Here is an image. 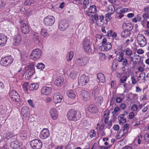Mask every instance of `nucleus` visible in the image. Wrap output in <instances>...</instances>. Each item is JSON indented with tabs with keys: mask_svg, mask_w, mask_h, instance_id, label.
<instances>
[{
	"mask_svg": "<svg viewBox=\"0 0 149 149\" xmlns=\"http://www.w3.org/2000/svg\"><path fill=\"white\" fill-rule=\"evenodd\" d=\"M81 117V114L73 109L69 110L67 114V117L70 121H76L79 120Z\"/></svg>",
	"mask_w": 149,
	"mask_h": 149,
	"instance_id": "obj_1",
	"label": "nucleus"
},
{
	"mask_svg": "<svg viewBox=\"0 0 149 149\" xmlns=\"http://www.w3.org/2000/svg\"><path fill=\"white\" fill-rule=\"evenodd\" d=\"M31 147L33 149H40L42 147V143L39 139H35L29 142Z\"/></svg>",
	"mask_w": 149,
	"mask_h": 149,
	"instance_id": "obj_2",
	"label": "nucleus"
},
{
	"mask_svg": "<svg viewBox=\"0 0 149 149\" xmlns=\"http://www.w3.org/2000/svg\"><path fill=\"white\" fill-rule=\"evenodd\" d=\"M91 18L93 21H96V24L98 26H101L104 24V17L103 15L98 16L97 14H95L94 15H91Z\"/></svg>",
	"mask_w": 149,
	"mask_h": 149,
	"instance_id": "obj_3",
	"label": "nucleus"
},
{
	"mask_svg": "<svg viewBox=\"0 0 149 149\" xmlns=\"http://www.w3.org/2000/svg\"><path fill=\"white\" fill-rule=\"evenodd\" d=\"M13 61V58L11 55L6 56L2 58L0 63L1 65L5 66H7L11 64Z\"/></svg>",
	"mask_w": 149,
	"mask_h": 149,
	"instance_id": "obj_4",
	"label": "nucleus"
},
{
	"mask_svg": "<svg viewBox=\"0 0 149 149\" xmlns=\"http://www.w3.org/2000/svg\"><path fill=\"white\" fill-rule=\"evenodd\" d=\"M42 52L38 48L33 50L29 56L30 58L33 60H36L41 55Z\"/></svg>",
	"mask_w": 149,
	"mask_h": 149,
	"instance_id": "obj_5",
	"label": "nucleus"
},
{
	"mask_svg": "<svg viewBox=\"0 0 149 149\" xmlns=\"http://www.w3.org/2000/svg\"><path fill=\"white\" fill-rule=\"evenodd\" d=\"M129 129V124H126L124 125L123 128L120 130L118 136L116 137L117 139H119L127 134Z\"/></svg>",
	"mask_w": 149,
	"mask_h": 149,
	"instance_id": "obj_6",
	"label": "nucleus"
},
{
	"mask_svg": "<svg viewBox=\"0 0 149 149\" xmlns=\"http://www.w3.org/2000/svg\"><path fill=\"white\" fill-rule=\"evenodd\" d=\"M43 23L46 26H51L53 25L55 22V19L54 17L48 16L44 19Z\"/></svg>",
	"mask_w": 149,
	"mask_h": 149,
	"instance_id": "obj_7",
	"label": "nucleus"
},
{
	"mask_svg": "<svg viewBox=\"0 0 149 149\" xmlns=\"http://www.w3.org/2000/svg\"><path fill=\"white\" fill-rule=\"evenodd\" d=\"M136 39L138 44L141 47H143L146 45L147 42L146 39L142 34H138Z\"/></svg>",
	"mask_w": 149,
	"mask_h": 149,
	"instance_id": "obj_8",
	"label": "nucleus"
},
{
	"mask_svg": "<svg viewBox=\"0 0 149 149\" xmlns=\"http://www.w3.org/2000/svg\"><path fill=\"white\" fill-rule=\"evenodd\" d=\"M83 45L84 50L86 52H88L91 48L89 37H88L84 38L83 40Z\"/></svg>",
	"mask_w": 149,
	"mask_h": 149,
	"instance_id": "obj_9",
	"label": "nucleus"
},
{
	"mask_svg": "<svg viewBox=\"0 0 149 149\" xmlns=\"http://www.w3.org/2000/svg\"><path fill=\"white\" fill-rule=\"evenodd\" d=\"M89 81L88 77L85 75H83L80 77L78 83L80 85L83 86L85 85Z\"/></svg>",
	"mask_w": 149,
	"mask_h": 149,
	"instance_id": "obj_10",
	"label": "nucleus"
},
{
	"mask_svg": "<svg viewBox=\"0 0 149 149\" xmlns=\"http://www.w3.org/2000/svg\"><path fill=\"white\" fill-rule=\"evenodd\" d=\"M124 54L123 52L120 53L119 57L118 58V61L119 62H122V65L126 66L128 65V61L126 58H124Z\"/></svg>",
	"mask_w": 149,
	"mask_h": 149,
	"instance_id": "obj_11",
	"label": "nucleus"
},
{
	"mask_svg": "<svg viewBox=\"0 0 149 149\" xmlns=\"http://www.w3.org/2000/svg\"><path fill=\"white\" fill-rule=\"evenodd\" d=\"M53 101L54 102H64V99L61 93H56L53 96Z\"/></svg>",
	"mask_w": 149,
	"mask_h": 149,
	"instance_id": "obj_12",
	"label": "nucleus"
},
{
	"mask_svg": "<svg viewBox=\"0 0 149 149\" xmlns=\"http://www.w3.org/2000/svg\"><path fill=\"white\" fill-rule=\"evenodd\" d=\"M20 29L22 32L25 34L28 33L30 30L28 24L25 23H22L21 25Z\"/></svg>",
	"mask_w": 149,
	"mask_h": 149,
	"instance_id": "obj_13",
	"label": "nucleus"
},
{
	"mask_svg": "<svg viewBox=\"0 0 149 149\" xmlns=\"http://www.w3.org/2000/svg\"><path fill=\"white\" fill-rule=\"evenodd\" d=\"M22 145V143L19 141L16 140L12 142L10 144V146L14 149H17Z\"/></svg>",
	"mask_w": 149,
	"mask_h": 149,
	"instance_id": "obj_14",
	"label": "nucleus"
},
{
	"mask_svg": "<svg viewBox=\"0 0 149 149\" xmlns=\"http://www.w3.org/2000/svg\"><path fill=\"white\" fill-rule=\"evenodd\" d=\"M49 135V132L48 130L44 128L40 132V137L42 139H44L48 138Z\"/></svg>",
	"mask_w": 149,
	"mask_h": 149,
	"instance_id": "obj_15",
	"label": "nucleus"
},
{
	"mask_svg": "<svg viewBox=\"0 0 149 149\" xmlns=\"http://www.w3.org/2000/svg\"><path fill=\"white\" fill-rule=\"evenodd\" d=\"M97 9L96 6L95 5L91 6L89 7L88 10H87L85 14L88 16L90 17V18L91 17V15H91V13H95Z\"/></svg>",
	"mask_w": 149,
	"mask_h": 149,
	"instance_id": "obj_16",
	"label": "nucleus"
},
{
	"mask_svg": "<svg viewBox=\"0 0 149 149\" xmlns=\"http://www.w3.org/2000/svg\"><path fill=\"white\" fill-rule=\"evenodd\" d=\"M68 27V24L66 20H62L60 22L58 26L60 30L61 31H63L65 30Z\"/></svg>",
	"mask_w": 149,
	"mask_h": 149,
	"instance_id": "obj_17",
	"label": "nucleus"
},
{
	"mask_svg": "<svg viewBox=\"0 0 149 149\" xmlns=\"http://www.w3.org/2000/svg\"><path fill=\"white\" fill-rule=\"evenodd\" d=\"M52 90V89L51 88L47 86H44L41 88V92L42 94L48 95L51 93Z\"/></svg>",
	"mask_w": 149,
	"mask_h": 149,
	"instance_id": "obj_18",
	"label": "nucleus"
},
{
	"mask_svg": "<svg viewBox=\"0 0 149 149\" xmlns=\"http://www.w3.org/2000/svg\"><path fill=\"white\" fill-rule=\"evenodd\" d=\"M87 111L90 113H95L98 112V109L95 106L91 104L88 107Z\"/></svg>",
	"mask_w": 149,
	"mask_h": 149,
	"instance_id": "obj_19",
	"label": "nucleus"
},
{
	"mask_svg": "<svg viewBox=\"0 0 149 149\" xmlns=\"http://www.w3.org/2000/svg\"><path fill=\"white\" fill-rule=\"evenodd\" d=\"M77 63L79 65L84 66L88 62V60L86 57H81L78 58L76 61Z\"/></svg>",
	"mask_w": 149,
	"mask_h": 149,
	"instance_id": "obj_20",
	"label": "nucleus"
},
{
	"mask_svg": "<svg viewBox=\"0 0 149 149\" xmlns=\"http://www.w3.org/2000/svg\"><path fill=\"white\" fill-rule=\"evenodd\" d=\"M22 40L21 36L20 34H18L14 36L13 38V44L16 46L18 45L20 43Z\"/></svg>",
	"mask_w": 149,
	"mask_h": 149,
	"instance_id": "obj_21",
	"label": "nucleus"
},
{
	"mask_svg": "<svg viewBox=\"0 0 149 149\" xmlns=\"http://www.w3.org/2000/svg\"><path fill=\"white\" fill-rule=\"evenodd\" d=\"M111 43L107 42L104 45H102L100 47L99 49H101V50L103 51L104 50L107 51L110 49L111 48Z\"/></svg>",
	"mask_w": 149,
	"mask_h": 149,
	"instance_id": "obj_22",
	"label": "nucleus"
},
{
	"mask_svg": "<svg viewBox=\"0 0 149 149\" xmlns=\"http://www.w3.org/2000/svg\"><path fill=\"white\" fill-rule=\"evenodd\" d=\"M123 26L125 30L128 32L131 31L133 28V26L130 23H124L123 24Z\"/></svg>",
	"mask_w": 149,
	"mask_h": 149,
	"instance_id": "obj_23",
	"label": "nucleus"
},
{
	"mask_svg": "<svg viewBox=\"0 0 149 149\" xmlns=\"http://www.w3.org/2000/svg\"><path fill=\"white\" fill-rule=\"evenodd\" d=\"M81 94L82 96L84 98V100L85 101L88 100L90 98V94L89 93L85 90L82 91L81 92Z\"/></svg>",
	"mask_w": 149,
	"mask_h": 149,
	"instance_id": "obj_24",
	"label": "nucleus"
},
{
	"mask_svg": "<svg viewBox=\"0 0 149 149\" xmlns=\"http://www.w3.org/2000/svg\"><path fill=\"white\" fill-rule=\"evenodd\" d=\"M21 113L24 117H29L30 115L28 109L26 107H23L21 110Z\"/></svg>",
	"mask_w": 149,
	"mask_h": 149,
	"instance_id": "obj_25",
	"label": "nucleus"
},
{
	"mask_svg": "<svg viewBox=\"0 0 149 149\" xmlns=\"http://www.w3.org/2000/svg\"><path fill=\"white\" fill-rule=\"evenodd\" d=\"M50 113L52 118L54 120H56L58 118V114L56 109L52 108L50 111Z\"/></svg>",
	"mask_w": 149,
	"mask_h": 149,
	"instance_id": "obj_26",
	"label": "nucleus"
},
{
	"mask_svg": "<svg viewBox=\"0 0 149 149\" xmlns=\"http://www.w3.org/2000/svg\"><path fill=\"white\" fill-rule=\"evenodd\" d=\"M7 40L6 36L3 34H0V45L4 46Z\"/></svg>",
	"mask_w": 149,
	"mask_h": 149,
	"instance_id": "obj_27",
	"label": "nucleus"
},
{
	"mask_svg": "<svg viewBox=\"0 0 149 149\" xmlns=\"http://www.w3.org/2000/svg\"><path fill=\"white\" fill-rule=\"evenodd\" d=\"M119 123L123 125L126 122V119L125 118V114H122L119 115L118 118Z\"/></svg>",
	"mask_w": 149,
	"mask_h": 149,
	"instance_id": "obj_28",
	"label": "nucleus"
},
{
	"mask_svg": "<svg viewBox=\"0 0 149 149\" xmlns=\"http://www.w3.org/2000/svg\"><path fill=\"white\" fill-rule=\"evenodd\" d=\"M109 113L108 111H106L104 112L103 115L102 116V119L104 120V123H107L108 121Z\"/></svg>",
	"mask_w": 149,
	"mask_h": 149,
	"instance_id": "obj_29",
	"label": "nucleus"
},
{
	"mask_svg": "<svg viewBox=\"0 0 149 149\" xmlns=\"http://www.w3.org/2000/svg\"><path fill=\"white\" fill-rule=\"evenodd\" d=\"M10 97L11 99L13 102H18L20 101V97L18 95V93H17V95H14L12 96H10Z\"/></svg>",
	"mask_w": 149,
	"mask_h": 149,
	"instance_id": "obj_30",
	"label": "nucleus"
},
{
	"mask_svg": "<svg viewBox=\"0 0 149 149\" xmlns=\"http://www.w3.org/2000/svg\"><path fill=\"white\" fill-rule=\"evenodd\" d=\"M97 77L99 81V82L103 83L105 81V77L104 75L102 73H98L97 74Z\"/></svg>",
	"mask_w": 149,
	"mask_h": 149,
	"instance_id": "obj_31",
	"label": "nucleus"
},
{
	"mask_svg": "<svg viewBox=\"0 0 149 149\" xmlns=\"http://www.w3.org/2000/svg\"><path fill=\"white\" fill-rule=\"evenodd\" d=\"M128 9L127 8H118L116 9V11L117 13L120 14L121 13H123L126 12L128 11Z\"/></svg>",
	"mask_w": 149,
	"mask_h": 149,
	"instance_id": "obj_32",
	"label": "nucleus"
},
{
	"mask_svg": "<svg viewBox=\"0 0 149 149\" xmlns=\"http://www.w3.org/2000/svg\"><path fill=\"white\" fill-rule=\"evenodd\" d=\"M67 95L69 97L72 99H74L76 97V95L72 90L68 91L67 93Z\"/></svg>",
	"mask_w": 149,
	"mask_h": 149,
	"instance_id": "obj_33",
	"label": "nucleus"
},
{
	"mask_svg": "<svg viewBox=\"0 0 149 149\" xmlns=\"http://www.w3.org/2000/svg\"><path fill=\"white\" fill-rule=\"evenodd\" d=\"M63 80L61 78L57 79L54 81V84L58 86H61L63 83Z\"/></svg>",
	"mask_w": 149,
	"mask_h": 149,
	"instance_id": "obj_34",
	"label": "nucleus"
},
{
	"mask_svg": "<svg viewBox=\"0 0 149 149\" xmlns=\"http://www.w3.org/2000/svg\"><path fill=\"white\" fill-rule=\"evenodd\" d=\"M33 39L36 44H38L40 42V38L37 34H34L33 35Z\"/></svg>",
	"mask_w": 149,
	"mask_h": 149,
	"instance_id": "obj_35",
	"label": "nucleus"
},
{
	"mask_svg": "<svg viewBox=\"0 0 149 149\" xmlns=\"http://www.w3.org/2000/svg\"><path fill=\"white\" fill-rule=\"evenodd\" d=\"M77 72L76 71L72 70L70 73V77L73 79H75L77 77Z\"/></svg>",
	"mask_w": 149,
	"mask_h": 149,
	"instance_id": "obj_36",
	"label": "nucleus"
},
{
	"mask_svg": "<svg viewBox=\"0 0 149 149\" xmlns=\"http://www.w3.org/2000/svg\"><path fill=\"white\" fill-rule=\"evenodd\" d=\"M39 83H34L31 84L30 85V88L31 90H37L39 88Z\"/></svg>",
	"mask_w": 149,
	"mask_h": 149,
	"instance_id": "obj_37",
	"label": "nucleus"
},
{
	"mask_svg": "<svg viewBox=\"0 0 149 149\" xmlns=\"http://www.w3.org/2000/svg\"><path fill=\"white\" fill-rule=\"evenodd\" d=\"M115 10L114 6L112 5H109L108 7L107 11L111 14H113Z\"/></svg>",
	"mask_w": 149,
	"mask_h": 149,
	"instance_id": "obj_38",
	"label": "nucleus"
},
{
	"mask_svg": "<svg viewBox=\"0 0 149 149\" xmlns=\"http://www.w3.org/2000/svg\"><path fill=\"white\" fill-rule=\"evenodd\" d=\"M19 136L22 140H25L27 138V133L26 132L22 131L19 134Z\"/></svg>",
	"mask_w": 149,
	"mask_h": 149,
	"instance_id": "obj_39",
	"label": "nucleus"
},
{
	"mask_svg": "<svg viewBox=\"0 0 149 149\" xmlns=\"http://www.w3.org/2000/svg\"><path fill=\"white\" fill-rule=\"evenodd\" d=\"M130 33L127 31L125 30L122 31L121 33V36L124 38H126L129 36Z\"/></svg>",
	"mask_w": 149,
	"mask_h": 149,
	"instance_id": "obj_40",
	"label": "nucleus"
},
{
	"mask_svg": "<svg viewBox=\"0 0 149 149\" xmlns=\"http://www.w3.org/2000/svg\"><path fill=\"white\" fill-rule=\"evenodd\" d=\"M41 35L44 37H47L48 35L47 30L45 29L42 28L40 31Z\"/></svg>",
	"mask_w": 149,
	"mask_h": 149,
	"instance_id": "obj_41",
	"label": "nucleus"
},
{
	"mask_svg": "<svg viewBox=\"0 0 149 149\" xmlns=\"http://www.w3.org/2000/svg\"><path fill=\"white\" fill-rule=\"evenodd\" d=\"M141 107V105H139L138 107L137 105L134 104L131 106V109L133 111H138L139 108L140 109Z\"/></svg>",
	"mask_w": 149,
	"mask_h": 149,
	"instance_id": "obj_42",
	"label": "nucleus"
},
{
	"mask_svg": "<svg viewBox=\"0 0 149 149\" xmlns=\"http://www.w3.org/2000/svg\"><path fill=\"white\" fill-rule=\"evenodd\" d=\"M74 55V52L73 51H70L67 56L66 58L67 61H71L73 58Z\"/></svg>",
	"mask_w": 149,
	"mask_h": 149,
	"instance_id": "obj_43",
	"label": "nucleus"
},
{
	"mask_svg": "<svg viewBox=\"0 0 149 149\" xmlns=\"http://www.w3.org/2000/svg\"><path fill=\"white\" fill-rule=\"evenodd\" d=\"M104 125L102 124L100 126V124L97 123V127H96V129L97 130V131H101L104 128Z\"/></svg>",
	"mask_w": 149,
	"mask_h": 149,
	"instance_id": "obj_44",
	"label": "nucleus"
},
{
	"mask_svg": "<svg viewBox=\"0 0 149 149\" xmlns=\"http://www.w3.org/2000/svg\"><path fill=\"white\" fill-rule=\"evenodd\" d=\"M13 137L15 138V136L13 133L8 132L6 134V138L8 139Z\"/></svg>",
	"mask_w": 149,
	"mask_h": 149,
	"instance_id": "obj_45",
	"label": "nucleus"
},
{
	"mask_svg": "<svg viewBox=\"0 0 149 149\" xmlns=\"http://www.w3.org/2000/svg\"><path fill=\"white\" fill-rule=\"evenodd\" d=\"M142 136L141 135H138L135 138V141H137L138 143L140 144L141 143V141L142 140Z\"/></svg>",
	"mask_w": 149,
	"mask_h": 149,
	"instance_id": "obj_46",
	"label": "nucleus"
},
{
	"mask_svg": "<svg viewBox=\"0 0 149 149\" xmlns=\"http://www.w3.org/2000/svg\"><path fill=\"white\" fill-rule=\"evenodd\" d=\"M34 71L29 70L27 73H26L25 75V78L26 79L31 77L33 74Z\"/></svg>",
	"mask_w": 149,
	"mask_h": 149,
	"instance_id": "obj_47",
	"label": "nucleus"
},
{
	"mask_svg": "<svg viewBox=\"0 0 149 149\" xmlns=\"http://www.w3.org/2000/svg\"><path fill=\"white\" fill-rule=\"evenodd\" d=\"M83 3L84 5L83 6L84 9H85L87 8L88 6H89V0H84Z\"/></svg>",
	"mask_w": 149,
	"mask_h": 149,
	"instance_id": "obj_48",
	"label": "nucleus"
},
{
	"mask_svg": "<svg viewBox=\"0 0 149 149\" xmlns=\"http://www.w3.org/2000/svg\"><path fill=\"white\" fill-rule=\"evenodd\" d=\"M115 100H116V102H121L122 101V99L120 97H118L116 99L112 97L111 98V101L110 102H114Z\"/></svg>",
	"mask_w": 149,
	"mask_h": 149,
	"instance_id": "obj_49",
	"label": "nucleus"
},
{
	"mask_svg": "<svg viewBox=\"0 0 149 149\" xmlns=\"http://www.w3.org/2000/svg\"><path fill=\"white\" fill-rule=\"evenodd\" d=\"M36 67L38 69L42 70L44 68L45 65L42 63H39L37 65Z\"/></svg>",
	"mask_w": 149,
	"mask_h": 149,
	"instance_id": "obj_50",
	"label": "nucleus"
},
{
	"mask_svg": "<svg viewBox=\"0 0 149 149\" xmlns=\"http://www.w3.org/2000/svg\"><path fill=\"white\" fill-rule=\"evenodd\" d=\"M34 3L33 0H26L24 2V4L25 5H29Z\"/></svg>",
	"mask_w": 149,
	"mask_h": 149,
	"instance_id": "obj_51",
	"label": "nucleus"
},
{
	"mask_svg": "<svg viewBox=\"0 0 149 149\" xmlns=\"http://www.w3.org/2000/svg\"><path fill=\"white\" fill-rule=\"evenodd\" d=\"M42 100H41V102H50L52 100V99L50 97H47V98H43L41 99Z\"/></svg>",
	"mask_w": 149,
	"mask_h": 149,
	"instance_id": "obj_52",
	"label": "nucleus"
},
{
	"mask_svg": "<svg viewBox=\"0 0 149 149\" xmlns=\"http://www.w3.org/2000/svg\"><path fill=\"white\" fill-rule=\"evenodd\" d=\"M100 91V89L99 88L97 87L93 91V94H94L95 96H96L99 93Z\"/></svg>",
	"mask_w": 149,
	"mask_h": 149,
	"instance_id": "obj_53",
	"label": "nucleus"
},
{
	"mask_svg": "<svg viewBox=\"0 0 149 149\" xmlns=\"http://www.w3.org/2000/svg\"><path fill=\"white\" fill-rule=\"evenodd\" d=\"M126 54L128 56H130L132 54V52L130 49L129 48H127L125 50Z\"/></svg>",
	"mask_w": 149,
	"mask_h": 149,
	"instance_id": "obj_54",
	"label": "nucleus"
},
{
	"mask_svg": "<svg viewBox=\"0 0 149 149\" xmlns=\"http://www.w3.org/2000/svg\"><path fill=\"white\" fill-rule=\"evenodd\" d=\"M95 100L97 102H102L103 101V98L101 96L96 97L95 98Z\"/></svg>",
	"mask_w": 149,
	"mask_h": 149,
	"instance_id": "obj_55",
	"label": "nucleus"
},
{
	"mask_svg": "<svg viewBox=\"0 0 149 149\" xmlns=\"http://www.w3.org/2000/svg\"><path fill=\"white\" fill-rule=\"evenodd\" d=\"M127 77L126 76H123L120 79V82L122 83H124L126 81Z\"/></svg>",
	"mask_w": 149,
	"mask_h": 149,
	"instance_id": "obj_56",
	"label": "nucleus"
},
{
	"mask_svg": "<svg viewBox=\"0 0 149 149\" xmlns=\"http://www.w3.org/2000/svg\"><path fill=\"white\" fill-rule=\"evenodd\" d=\"M111 14L110 13H109L106 15V16H105V19L107 22L111 20Z\"/></svg>",
	"mask_w": 149,
	"mask_h": 149,
	"instance_id": "obj_57",
	"label": "nucleus"
},
{
	"mask_svg": "<svg viewBox=\"0 0 149 149\" xmlns=\"http://www.w3.org/2000/svg\"><path fill=\"white\" fill-rule=\"evenodd\" d=\"M96 136V132L94 130H92L91 131L90 136L91 138L95 137Z\"/></svg>",
	"mask_w": 149,
	"mask_h": 149,
	"instance_id": "obj_58",
	"label": "nucleus"
},
{
	"mask_svg": "<svg viewBox=\"0 0 149 149\" xmlns=\"http://www.w3.org/2000/svg\"><path fill=\"white\" fill-rule=\"evenodd\" d=\"M143 20H146L149 18V14L148 13H144L142 15Z\"/></svg>",
	"mask_w": 149,
	"mask_h": 149,
	"instance_id": "obj_59",
	"label": "nucleus"
},
{
	"mask_svg": "<svg viewBox=\"0 0 149 149\" xmlns=\"http://www.w3.org/2000/svg\"><path fill=\"white\" fill-rule=\"evenodd\" d=\"M17 93L16 91L14 90H12L9 93V96H12L14 95H17Z\"/></svg>",
	"mask_w": 149,
	"mask_h": 149,
	"instance_id": "obj_60",
	"label": "nucleus"
},
{
	"mask_svg": "<svg viewBox=\"0 0 149 149\" xmlns=\"http://www.w3.org/2000/svg\"><path fill=\"white\" fill-rule=\"evenodd\" d=\"M27 69H29V70L34 71L33 70V64H30L26 67Z\"/></svg>",
	"mask_w": 149,
	"mask_h": 149,
	"instance_id": "obj_61",
	"label": "nucleus"
},
{
	"mask_svg": "<svg viewBox=\"0 0 149 149\" xmlns=\"http://www.w3.org/2000/svg\"><path fill=\"white\" fill-rule=\"evenodd\" d=\"M144 139L146 141L149 142V133L145 135Z\"/></svg>",
	"mask_w": 149,
	"mask_h": 149,
	"instance_id": "obj_62",
	"label": "nucleus"
},
{
	"mask_svg": "<svg viewBox=\"0 0 149 149\" xmlns=\"http://www.w3.org/2000/svg\"><path fill=\"white\" fill-rule=\"evenodd\" d=\"M131 78L132 80V84H135L137 83L136 79H135L134 77L133 76H131Z\"/></svg>",
	"mask_w": 149,
	"mask_h": 149,
	"instance_id": "obj_63",
	"label": "nucleus"
},
{
	"mask_svg": "<svg viewBox=\"0 0 149 149\" xmlns=\"http://www.w3.org/2000/svg\"><path fill=\"white\" fill-rule=\"evenodd\" d=\"M28 86V83H25L23 85V87L24 88V90L26 91H28V89L27 88V86Z\"/></svg>",
	"mask_w": 149,
	"mask_h": 149,
	"instance_id": "obj_64",
	"label": "nucleus"
}]
</instances>
